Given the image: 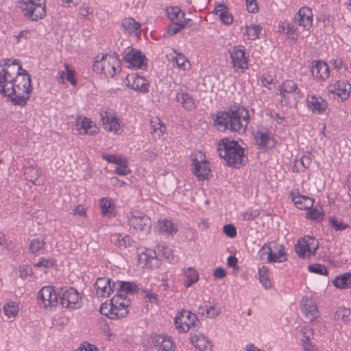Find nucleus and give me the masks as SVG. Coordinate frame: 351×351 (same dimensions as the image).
Returning <instances> with one entry per match:
<instances>
[{
  "label": "nucleus",
  "instance_id": "4",
  "mask_svg": "<svg viewBox=\"0 0 351 351\" xmlns=\"http://www.w3.org/2000/svg\"><path fill=\"white\" fill-rule=\"evenodd\" d=\"M121 62L115 53H99L93 61V70L97 74L112 77L121 71Z\"/></svg>",
  "mask_w": 351,
  "mask_h": 351
},
{
  "label": "nucleus",
  "instance_id": "49",
  "mask_svg": "<svg viewBox=\"0 0 351 351\" xmlns=\"http://www.w3.org/2000/svg\"><path fill=\"white\" fill-rule=\"evenodd\" d=\"M45 241L43 239H33L29 243V250L34 255L41 254L44 251Z\"/></svg>",
  "mask_w": 351,
  "mask_h": 351
},
{
  "label": "nucleus",
  "instance_id": "60",
  "mask_svg": "<svg viewBox=\"0 0 351 351\" xmlns=\"http://www.w3.org/2000/svg\"><path fill=\"white\" fill-rule=\"evenodd\" d=\"M223 232L230 238H234L237 235V230L232 224L225 225L223 228Z\"/></svg>",
  "mask_w": 351,
  "mask_h": 351
},
{
  "label": "nucleus",
  "instance_id": "50",
  "mask_svg": "<svg viewBox=\"0 0 351 351\" xmlns=\"http://www.w3.org/2000/svg\"><path fill=\"white\" fill-rule=\"evenodd\" d=\"M117 293L121 292L129 293L134 292L136 289V285L134 282H125V281H117Z\"/></svg>",
  "mask_w": 351,
  "mask_h": 351
},
{
  "label": "nucleus",
  "instance_id": "34",
  "mask_svg": "<svg viewBox=\"0 0 351 351\" xmlns=\"http://www.w3.org/2000/svg\"><path fill=\"white\" fill-rule=\"evenodd\" d=\"M154 228L159 234L166 236L175 234L178 231L176 225L167 219H158Z\"/></svg>",
  "mask_w": 351,
  "mask_h": 351
},
{
  "label": "nucleus",
  "instance_id": "32",
  "mask_svg": "<svg viewBox=\"0 0 351 351\" xmlns=\"http://www.w3.org/2000/svg\"><path fill=\"white\" fill-rule=\"evenodd\" d=\"M166 14L168 19L176 25L185 27L191 21V19L184 17V13L177 6L167 8Z\"/></svg>",
  "mask_w": 351,
  "mask_h": 351
},
{
  "label": "nucleus",
  "instance_id": "15",
  "mask_svg": "<svg viewBox=\"0 0 351 351\" xmlns=\"http://www.w3.org/2000/svg\"><path fill=\"white\" fill-rule=\"evenodd\" d=\"M60 298L62 306L66 308L75 310L80 308L82 306V296L73 287L63 288Z\"/></svg>",
  "mask_w": 351,
  "mask_h": 351
},
{
  "label": "nucleus",
  "instance_id": "62",
  "mask_svg": "<svg viewBox=\"0 0 351 351\" xmlns=\"http://www.w3.org/2000/svg\"><path fill=\"white\" fill-rule=\"evenodd\" d=\"M301 344L304 351H319L318 348L308 339H301Z\"/></svg>",
  "mask_w": 351,
  "mask_h": 351
},
{
  "label": "nucleus",
  "instance_id": "17",
  "mask_svg": "<svg viewBox=\"0 0 351 351\" xmlns=\"http://www.w3.org/2000/svg\"><path fill=\"white\" fill-rule=\"evenodd\" d=\"M198 319L195 314L186 310L178 313L174 322L177 330L180 332H186L195 326Z\"/></svg>",
  "mask_w": 351,
  "mask_h": 351
},
{
  "label": "nucleus",
  "instance_id": "61",
  "mask_svg": "<svg viewBox=\"0 0 351 351\" xmlns=\"http://www.w3.org/2000/svg\"><path fill=\"white\" fill-rule=\"evenodd\" d=\"M246 9L250 13L258 12V6L256 0H245Z\"/></svg>",
  "mask_w": 351,
  "mask_h": 351
},
{
  "label": "nucleus",
  "instance_id": "36",
  "mask_svg": "<svg viewBox=\"0 0 351 351\" xmlns=\"http://www.w3.org/2000/svg\"><path fill=\"white\" fill-rule=\"evenodd\" d=\"M278 32L280 34L286 36L288 39L293 40L295 43L298 40L297 28L288 21H280L278 23Z\"/></svg>",
  "mask_w": 351,
  "mask_h": 351
},
{
  "label": "nucleus",
  "instance_id": "1",
  "mask_svg": "<svg viewBox=\"0 0 351 351\" xmlns=\"http://www.w3.org/2000/svg\"><path fill=\"white\" fill-rule=\"evenodd\" d=\"M32 90L31 76L18 60L0 64V93L13 105L25 106Z\"/></svg>",
  "mask_w": 351,
  "mask_h": 351
},
{
  "label": "nucleus",
  "instance_id": "64",
  "mask_svg": "<svg viewBox=\"0 0 351 351\" xmlns=\"http://www.w3.org/2000/svg\"><path fill=\"white\" fill-rule=\"evenodd\" d=\"M75 351H98V350L94 345L84 342Z\"/></svg>",
  "mask_w": 351,
  "mask_h": 351
},
{
  "label": "nucleus",
  "instance_id": "47",
  "mask_svg": "<svg viewBox=\"0 0 351 351\" xmlns=\"http://www.w3.org/2000/svg\"><path fill=\"white\" fill-rule=\"evenodd\" d=\"M334 318L338 322L343 324H349L351 322V308L346 307L339 308L335 315Z\"/></svg>",
  "mask_w": 351,
  "mask_h": 351
},
{
  "label": "nucleus",
  "instance_id": "46",
  "mask_svg": "<svg viewBox=\"0 0 351 351\" xmlns=\"http://www.w3.org/2000/svg\"><path fill=\"white\" fill-rule=\"evenodd\" d=\"M258 280L260 283L265 289H271L272 287L271 280L269 278V269L263 266L258 269Z\"/></svg>",
  "mask_w": 351,
  "mask_h": 351
},
{
  "label": "nucleus",
  "instance_id": "21",
  "mask_svg": "<svg viewBox=\"0 0 351 351\" xmlns=\"http://www.w3.org/2000/svg\"><path fill=\"white\" fill-rule=\"evenodd\" d=\"M293 20L302 28V31H309L313 24V13L312 10L308 6L301 7L295 14Z\"/></svg>",
  "mask_w": 351,
  "mask_h": 351
},
{
  "label": "nucleus",
  "instance_id": "54",
  "mask_svg": "<svg viewBox=\"0 0 351 351\" xmlns=\"http://www.w3.org/2000/svg\"><path fill=\"white\" fill-rule=\"evenodd\" d=\"M25 174L27 180L36 184V182L40 176V172L39 169L36 167H29L25 169Z\"/></svg>",
  "mask_w": 351,
  "mask_h": 351
},
{
  "label": "nucleus",
  "instance_id": "8",
  "mask_svg": "<svg viewBox=\"0 0 351 351\" xmlns=\"http://www.w3.org/2000/svg\"><path fill=\"white\" fill-rule=\"evenodd\" d=\"M259 258L267 263H283L287 256L282 245L271 241L264 244L258 252Z\"/></svg>",
  "mask_w": 351,
  "mask_h": 351
},
{
  "label": "nucleus",
  "instance_id": "56",
  "mask_svg": "<svg viewBox=\"0 0 351 351\" xmlns=\"http://www.w3.org/2000/svg\"><path fill=\"white\" fill-rule=\"evenodd\" d=\"M308 271L311 273L318 275L328 276V271L327 268L322 264L314 263L308 265Z\"/></svg>",
  "mask_w": 351,
  "mask_h": 351
},
{
  "label": "nucleus",
  "instance_id": "51",
  "mask_svg": "<svg viewBox=\"0 0 351 351\" xmlns=\"http://www.w3.org/2000/svg\"><path fill=\"white\" fill-rule=\"evenodd\" d=\"M324 211L322 208H311L306 215V217L308 219L314 221H321L324 218Z\"/></svg>",
  "mask_w": 351,
  "mask_h": 351
},
{
  "label": "nucleus",
  "instance_id": "12",
  "mask_svg": "<svg viewBox=\"0 0 351 351\" xmlns=\"http://www.w3.org/2000/svg\"><path fill=\"white\" fill-rule=\"evenodd\" d=\"M193 172L199 180H208L211 174L209 162L201 151L196 152L192 159Z\"/></svg>",
  "mask_w": 351,
  "mask_h": 351
},
{
  "label": "nucleus",
  "instance_id": "24",
  "mask_svg": "<svg viewBox=\"0 0 351 351\" xmlns=\"http://www.w3.org/2000/svg\"><path fill=\"white\" fill-rule=\"evenodd\" d=\"M75 130L82 135H95L99 131L96 123L86 117H79L75 119Z\"/></svg>",
  "mask_w": 351,
  "mask_h": 351
},
{
  "label": "nucleus",
  "instance_id": "16",
  "mask_svg": "<svg viewBox=\"0 0 351 351\" xmlns=\"http://www.w3.org/2000/svg\"><path fill=\"white\" fill-rule=\"evenodd\" d=\"M319 247L318 241L314 237L305 236L298 241L295 245L296 254L302 258H309L314 255Z\"/></svg>",
  "mask_w": 351,
  "mask_h": 351
},
{
  "label": "nucleus",
  "instance_id": "11",
  "mask_svg": "<svg viewBox=\"0 0 351 351\" xmlns=\"http://www.w3.org/2000/svg\"><path fill=\"white\" fill-rule=\"evenodd\" d=\"M59 302V295L52 286H45L40 289L37 295L38 306L45 310H52Z\"/></svg>",
  "mask_w": 351,
  "mask_h": 351
},
{
  "label": "nucleus",
  "instance_id": "6",
  "mask_svg": "<svg viewBox=\"0 0 351 351\" xmlns=\"http://www.w3.org/2000/svg\"><path fill=\"white\" fill-rule=\"evenodd\" d=\"M99 116L104 130L114 135L120 136L124 132V123L117 112L107 106L99 110Z\"/></svg>",
  "mask_w": 351,
  "mask_h": 351
},
{
  "label": "nucleus",
  "instance_id": "22",
  "mask_svg": "<svg viewBox=\"0 0 351 351\" xmlns=\"http://www.w3.org/2000/svg\"><path fill=\"white\" fill-rule=\"evenodd\" d=\"M125 86L138 93H147L149 90V83L144 77L136 73L128 75L125 80Z\"/></svg>",
  "mask_w": 351,
  "mask_h": 351
},
{
  "label": "nucleus",
  "instance_id": "39",
  "mask_svg": "<svg viewBox=\"0 0 351 351\" xmlns=\"http://www.w3.org/2000/svg\"><path fill=\"white\" fill-rule=\"evenodd\" d=\"M174 53L171 58L173 66L180 71H189L191 69V63L188 58L180 52L174 51Z\"/></svg>",
  "mask_w": 351,
  "mask_h": 351
},
{
  "label": "nucleus",
  "instance_id": "53",
  "mask_svg": "<svg viewBox=\"0 0 351 351\" xmlns=\"http://www.w3.org/2000/svg\"><path fill=\"white\" fill-rule=\"evenodd\" d=\"M311 158L309 155H303L299 160L295 161L293 168H295L298 171H302L311 165Z\"/></svg>",
  "mask_w": 351,
  "mask_h": 351
},
{
  "label": "nucleus",
  "instance_id": "2",
  "mask_svg": "<svg viewBox=\"0 0 351 351\" xmlns=\"http://www.w3.org/2000/svg\"><path fill=\"white\" fill-rule=\"evenodd\" d=\"M250 122L247 109L241 106H234L226 111L216 114L214 124L219 130L229 129L232 132L243 134Z\"/></svg>",
  "mask_w": 351,
  "mask_h": 351
},
{
  "label": "nucleus",
  "instance_id": "42",
  "mask_svg": "<svg viewBox=\"0 0 351 351\" xmlns=\"http://www.w3.org/2000/svg\"><path fill=\"white\" fill-rule=\"evenodd\" d=\"M4 315L10 322L15 319L19 311V305L17 302L13 301H8L3 307Z\"/></svg>",
  "mask_w": 351,
  "mask_h": 351
},
{
  "label": "nucleus",
  "instance_id": "41",
  "mask_svg": "<svg viewBox=\"0 0 351 351\" xmlns=\"http://www.w3.org/2000/svg\"><path fill=\"white\" fill-rule=\"evenodd\" d=\"M332 285L339 289H351V273L337 276L332 280Z\"/></svg>",
  "mask_w": 351,
  "mask_h": 351
},
{
  "label": "nucleus",
  "instance_id": "10",
  "mask_svg": "<svg viewBox=\"0 0 351 351\" xmlns=\"http://www.w3.org/2000/svg\"><path fill=\"white\" fill-rule=\"evenodd\" d=\"M327 90L335 99L346 101L351 94V84L346 80H332L327 86Z\"/></svg>",
  "mask_w": 351,
  "mask_h": 351
},
{
  "label": "nucleus",
  "instance_id": "33",
  "mask_svg": "<svg viewBox=\"0 0 351 351\" xmlns=\"http://www.w3.org/2000/svg\"><path fill=\"white\" fill-rule=\"evenodd\" d=\"M101 213L107 218L114 217L117 215V206L115 201L110 197H102L99 202Z\"/></svg>",
  "mask_w": 351,
  "mask_h": 351
},
{
  "label": "nucleus",
  "instance_id": "23",
  "mask_svg": "<svg viewBox=\"0 0 351 351\" xmlns=\"http://www.w3.org/2000/svg\"><path fill=\"white\" fill-rule=\"evenodd\" d=\"M300 310L304 317L310 321L315 320L320 315L316 301L312 298L304 297L302 299Z\"/></svg>",
  "mask_w": 351,
  "mask_h": 351
},
{
  "label": "nucleus",
  "instance_id": "45",
  "mask_svg": "<svg viewBox=\"0 0 351 351\" xmlns=\"http://www.w3.org/2000/svg\"><path fill=\"white\" fill-rule=\"evenodd\" d=\"M112 241L119 249H125L132 245V241L130 237L126 234L123 235L120 233L114 234L112 236Z\"/></svg>",
  "mask_w": 351,
  "mask_h": 351
},
{
  "label": "nucleus",
  "instance_id": "20",
  "mask_svg": "<svg viewBox=\"0 0 351 351\" xmlns=\"http://www.w3.org/2000/svg\"><path fill=\"white\" fill-rule=\"evenodd\" d=\"M306 108L313 114L320 115L326 113L328 104L322 96L311 93L306 96Z\"/></svg>",
  "mask_w": 351,
  "mask_h": 351
},
{
  "label": "nucleus",
  "instance_id": "37",
  "mask_svg": "<svg viewBox=\"0 0 351 351\" xmlns=\"http://www.w3.org/2000/svg\"><path fill=\"white\" fill-rule=\"evenodd\" d=\"M198 313L206 318L213 319L219 315L221 308L217 304L206 302L199 306Z\"/></svg>",
  "mask_w": 351,
  "mask_h": 351
},
{
  "label": "nucleus",
  "instance_id": "5",
  "mask_svg": "<svg viewBox=\"0 0 351 351\" xmlns=\"http://www.w3.org/2000/svg\"><path fill=\"white\" fill-rule=\"evenodd\" d=\"M217 149L219 156L228 165L239 167L242 165L243 149L237 142L224 138L219 141Z\"/></svg>",
  "mask_w": 351,
  "mask_h": 351
},
{
  "label": "nucleus",
  "instance_id": "48",
  "mask_svg": "<svg viewBox=\"0 0 351 351\" xmlns=\"http://www.w3.org/2000/svg\"><path fill=\"white\" fill-rule=\"evenodd\" d=\"M122 26L128 33H134L138 30L141 25L132 18H125L122 20Z\"/></svg>",
  "mask_w": 351,
  "mask_h": 351
},
{
  "label": "nucleus",
  "instance_id": "57",
  "mask_svg": "<svg viewBox=\"0 0 351 351\" xmlns=\"http://www.w3.org/2000/svg\"><path fill=\"white\" fill-rule=\"evenodd\" d=\"M128 163V160L126 159L125 160L124 163L123 162L122 164L117 165V167L114 169V173L119 176H127L130 173L131 170L129 168Z\"/></svg>",
  "mask_w": 351,
  "mask_h": 351
},
{
  "label": "nucleus",
  "instance_id": "25",
  "mask_svg": "<svg viewBox=\"0 0 351 351\" xmlns=\"http://www.w3.org/2000/svg\"><path fill=\"white\" fill-rule=\"evenodd\" d=\"M311 73L315 80L322 82L329 78L330 68L324 61L314 60L311 64Z\"/></svg>",
  "mask_w": 351,
  "mask_h": 351
},
{
  "label": "nucleus",
  "instance_id": "52",
  "mask_svg": "<svg viewBox=\"0 0 351 351\" xmlns=\"http://www.w3.org/2000/svg\"><path fill=\"white\" fill-rule=\"evenodd\" d=\"M101 157L104 160L109 163H112L116 165H119L125 162V160L127 158L120 154H103Z\"/></svg>",
  "mask_w": 351,
  "mask_h": 351
},
{
  "label": "nucleus",
  "instance_id": "7",
  "mask_svg": "<svg viewBox=\"0 0 351 351\" xmlns=\"http://www.w3.org/2000/svg\"><path fill=\"white\" fill-rule=\"evenodd\" d=\"M19 7L23 16L36 21L46 16L45 0H19Z\"/></svg>",
  "mask_w": 351,
  "mask_h": 351
},
{
  "label": "nucleus",
  "instance_id": "63",
  "mask_svg": "<svg viewBox=\"0 0 351 351\" xmlns=\"http://www.w3.org/2000/svg\"><path fill=\"white\" fill-rule=\"evenodd\" d=\"M86 208L82 204L77 205L73 210L75 215L80 217H85L86 214Z\"/></svg>",
  "mask_w": 351,
  "mask_h": 351
},
{
  "label": "nucleus",
  "instance_id": "55",
  "mask_svg": "<svg viewBox=\"0 0 351 351\" xmlns=\"http://www.w3.org/2000/svg\"><path fill=\"white\" fill-rule=\"evenodd\" d=\"M259 215L260 212L258 209L250 208L243 212H241L239 215V217L243 221H252Z\"/></svg>",
  "mask_w": 351,
  "mask_h": 351
},
{
  "label": "nucleus",
  "instance_id": "18",
  "mask_svg": "<svg viewBox=\"0 0 351 351\" xmlns=\"http://www.w3.org/2000/svg\"><path fill=\"white\" fill-rule=\"evenodd\" d=\"M124 59L129 68L143 69L147 66V58L139 50L128 47L125 50Z\"/></svg>",
  "mask_w": 351,
  "mask_h": 351
},
{
  "label": "nucleus",
  "instance_id": "43",
  "mask_svg": "<svg viewBox=\"0 0 351 351\" xmlns=\"http://www.w3.org/2000/svg\"><path fill=\"white\" fill-rule=\"evenodd\" d=\"M262 32V26L259 24H250L245 27L244 35L250 40H255L259 38Z\"/></svg>",
  "mask_w": 351,
  "mask_h": 351
},
{
  "label": "nucleus",
  "instance_id": "27",
  "mask_svg": "<svg viewBox=\"0 0 351 351\" xmlns=\"http://www.w3.org/2000/svg\"><path fill=\"white\" fill-rule=\"evenodd\" d=\"M114 282H112L108 278H98L95 283L96 295L98 298H108L114 291Z\"/></svg>",
  "mask_w": 351,
  "mask_h": 351
},
{
  "label": "nucleus",
  "instance_id": "59",
  "mask_svg": "<svg viewBox=\"0 0 351 351\" xmlns=\"http://www.w3.org/2000/svg\"><path fill=\"white\" fill-rule=\"evenodd\" d=\"M56 265V262L52 258H42L39 261H38L35 266L38 267H43L45 268H49L53 267Z\"/></svg>",
  "mask_w": 351,
  "mask_h": 351
},
{
  "label": "nucleus",
  "instance_id": "14",
  "mask_svg": "<svg viewBox=\"0 0 351 351\" xmlns=\"http://www.w3.org/2000/svg\"><path fill=\"white\" fill-rule=\"evenodd\" d=\"M230 60L234 71L243 73L249 68V57L240 46H234L229 51Z\"/></svg>",
  "mask_w": 351,
  "mask_h": 351
},
{
  "label": "nucleus",
  "instance_id": "3",
  "mask_svg": "<svg viewBox=\"0 0 351 351\" xmlns=\"http://www.w3.org/2000/svg\"><path fill=\"white\" fill-rule=\"evenodd\" d=\"M130 304V301L126 296L117 293L101 304L99 312L110 319L117 320L127 316Z\"/></svg>",
  "mask_w": 351,
  "mask_h": 351
},
{
  "label": "nucleus",
  "instance_id": "28",
  "mask_svg": "<svg viewBox=\"0 0 351 351\" xmlns=\"http://www.w3.org/2000/svg\"><path fill=\"white\" fill-rule=\"evenodd\" d=\"M154 347L160 351H175L176 344L169 336L165 335H154L152 336Z\"/></svg>",
  "mask_w": 351,
  "mask_h": 351
},
{
  "label": "nucleus",
  "instance_id": "30",
  "mask_svg": "<svg viewBox=\"0 0 351 351\" xmlns=\"http://www.w3.org/2000/svg\"><path fill=\"white\" fill-rule=\"evenodd\" d=\"M57 81L59 84L69 83L72 86L77 85L76 72L75 69L68 64H64L63 69L58 71Z\"/></svg>",
  "mask_w": 351,
  "mask_h": 351
},
{
  "label": "nucleus",
  "instance_id": "29",
  "mask_svg": "<svg viewBox=\"0 0 351 351\" xmlns=\"http://www.w3.org/2000/svg\"><path fill=\"white\" fill-rule=\"evenodd\" d=\"M213 13L219 18L225 25H230L233 23V16L228 6L223 2H215Z\"/></svg>",
  "mask_w": 351,
  "mask_h": 351
},
{
  "label": "nucleus",
  "instance_id": "38",
  "mask_svg": "<svg viewBox=\"0 0 351 351\" xmlns=\"http://www.w3.org/2000/svg\"><path fill=\"white\" fill-rule=\"evenodd\" d=\"M192 344L200 351H211L212 343L208 337L202 334L194 335L191 337Z\"/></svg>",
  "mask_w": 351,
  "mask_h": 351
},
{
  "label": "nucleus",
  "instance_id": "35",
  "mask_svg": "<svg viewBox=\"0 0 351 351\" xmlns=\"http://www.w3.org/2000/svg\"><path fill=\"white\" fill-rule=\"evenodd\" d=\"M291 197L294 205L300 210L310 209L314 204V199L300 195L296 190L291 192Z\"/></svg>",
  "mask_w": 351,
  "mask_h": 351
},
{
  "label": "nucleus",
  "instance_id": "9",
  "mask_svg": "<svg viewBox=\"0 0 351 351\" xmlns=\"http://www.w3.org/2000/svg\"><path fill=\"white\" fill-rule=\"evenodd\" d=\"M280 101L286 106H295L302 98V93L298 84L291 80L284 81L279 87Z\"/></svg>",
  "mask_w": 351,
  "mask_h": 351
},
{
  "label": "nucleus",
  "instance_id": "13",
  "mask_svg": "<svg viewBox=\"0 0 351 351\" xmlns=\"http://www.w3.org/2000/svg\"><path fill=\"white\" fill-rule=\"evenodd\" d=\"M128 222L130 228L142 235H147L152 229V220L150 217L138 212L131 213L128 216Z\"/></svg>",
  "mask_w": 351,
  "mask_h": 351
},
{
  "label": "nucleus",
  "instance_id": "44",
  "mask_svg": "<svg viewBox=\"0 0 351 351\" xmlns=\"http://www.w3.org/2000/svg\"><path fill=\"white\" fill-rule=\"evenodd\" d=\"M150 129L152 134L158 138L162 136L166 131L165 125L157 117L152 118L150 121Z\"/></svg>",
  "mask_w": 351,
  "mask_h": 351
},
{
  "label": "nucleus",
  "instance_id": "26",
  "mask_svg": "<svg viewBox=\"0 0 351 351\" xmlns=\"http://www.w3.org/2000/svg\"><path fill=\"white\" fill-rule=\"evenodd\" d=\"M138 262L141 267L157 268L160 265V260L153 250H146L138 255Z\"/></svg>",
  "mask_w": 351,
  "mask_h": 351
},
{
  "label": "nucleus",
  "instance_id": "31",
  "mask_svg": "<svg viewBox=\"0 0 351 351\" xmlns=\"http://www.w3.org/2000/svg\"><path fill=\"white\" fill-rule=\"evenodd\" d=\"M180 277L184 287L189 289L199 281V274L195 268L186 267L182 269Z\"/></svg>",
  "mask_w": 351,
  "mask_h": 351
},
{
  "label": "nucleus",
  "instance_id": "19",
  "mask_svg": "<svg viewBox=\"0 0 351 351\" xmlns=\"http://www.w3.org/2000/svg\"><path fill=\"white\" fill-rule=\"evenodd\" d=\"M253 136L255 143L261 149H271L276 145L273 133L266 128H258Z\"/></svg>",
  "mask_w": 351,
  "mask_h": 351
},
{
  "label": "nucleus",
  "instance_id": "58",
  "mask_svg": "<svg viewBox=\"0 0 351 351\" xmlns=\"http://www.w3.org/2000/svg\"><path fill=\"white\" fill-rule=\"evenodd\" d=\"M329 222L336 231L345 230L348 227V225L335 217L330 218Z\"/></svg>",
  "mask_w": 351,
  "mask_h": 351
},
{
  "label": "nucleus",
  "instance_id": "40",
  "mask_svg": "<svg viewBox=\"0 0 351 351\" xmlns=\"http://www.w3.org/2000/svg\"><path fill=\"white\" fill-rule=\"evenodd\" d=\"M176 99L180 102L182 107L188 110H191L196 107V104L193 97L187 92L180 90L176 95Z\"/></svg>",
  "mask_w": 351,
  "mask_h": 351
}]
</instances>
